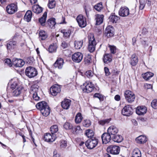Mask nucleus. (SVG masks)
I'll use <instances>...</instances> for the list:
<instances>
[{"label":"nucleus","mask_w":157,"mask_h":157,"mask_svg":"<svg viewBox=\"0 0 157 157\" xmlns=\"http://www.w3.org/2000/svg\"><path fill=\"white\" fill-rule=\"evenodd\" d=\"M36 108L40 110L42 114L45 116H48L50 113V109L47 103L44 101L38 103L36 105Z\"/></svg>","instance_id":"f257e3e1"},{"label":"nucleus","mask_w":157,"mask_h":157,"mask_svg":"<svg viewBox=\"0 0 157 157\" xmlns=\"http://www.w3.org/2000/svg\"><path fill=\"white\" fill-rule=\"evenodd\" d=\"M88 37L89 41L88 50L90 52H92L95 49L97 43L93 34H90Z\"/></svg>","instance_id":"f03ea898"},{"label":"nucleus","mask_w":157,"mask_h":157,"mask_svg":"<svg viewBox=\"0 0 157 157\" xmlns=\"http://www.w3.org/2000/svg\"><path fill=\"white\" fill-rule=\"evenodd\" d=\"M98 140L96 138H92L88 139L85 142V145L89 149L94 148L97 145Z\"/></svg>","instance_id":"7ed1b4c3"},{"label":"nucleus","mask_w":157,"mask_h":157,"mask_svg":"<svg viewBox=\"0 0 157 157\" xmlns=\"http://www.w3.org/2000/svg\"><path fill=\"white\" fill-rule=\"evenodd\" d=\"M26 75L29 78H32L37 75V70L34 67H27L25 70Z\"/></svg>","instance_id":"20e7f679"},{"label":"nucleus","mask_w":157,"mask_h":157,"mask_svg":"<svg viewBox=\"0 0 157 157\" xmlns=\"http://www.w3.org/2000/svg\"><path fill=\"white\" fill-rule=\"evenodd\" d=\"M124 95L126 100L128 102L131 103L134 101L135 96L131 91L129 90L125 91L124 92Z\"/></svg>","instance_id":"39448f33"},{"label":"nucleus","mask_w":157,"mask_h":157,"mask_svg":"<svg viewBox=\"0 0 157 157\" xmlns=\"http://www.w3.org/2000/svg\"><path fill=\"white\" fill-rule=\"evenodd\" d=\"M133 109L130 105L125 106L122 109L121 113L124 116H129L133 113Z\"/></svg>","instance_id":"423d86ee"},{"label":"nucleus","mask_w":157,"mask_h":157,"mask_svg":"<svg viewBox=\"0 0 157 157\" xmlns=\"http://www.w3.org/2000/svg\"><path fill=\"white\" fill-rule=\"evenodd\" d=\"M79 26L81 28L85 27L86 25V19L82 15H78L76 18Z\"/></svg>","instance_id":"0eeeda50"},{"label":"nucleus","mask_w":157,"mask_h":157,"mask_svg":"<svg viewBox=\"0 0 157 157\" xmlns=\"http://www.w3.org/2000/svg\"><path fill=\"white\" fill-rule=\"evenodd\" d=\"M107 151L113 155H117L120 151L119 147L115 145H111L109 146L107 148Z\"/></svg>","instance_id":"6e6552de"},{"label":"nucleus","mask_w":157,"mask_h":157,"mask_svg":"<svg viewBox=\"0 0 157 157\" xmlns=\"http://www.w3.org/2000/svg\"><path fill=\"white\" fill-rule=\"evenodd\" d=\"M17 7L16 5L12 3L8 5L6 7V10L8 13L12 14L17 11Z\"/></svg>","instance_id":"1a4fd4ad"},{"label":"nucleus","mask_w":157,"mask_h":157,"mask_svg":"<svg viewBox=\"0 0 157 157\" xmlns=\"http://www.w3.org/2000/svg\"><path fill=\"white\" fill-rule=\"evenodd\" d=\"M83 86H85L83 91L87 93L92 92L94 88V85L91 82H86L83 84Z\"/></svg>","instance_id":"9d476101"},{"label":"nucleus","mask_w":157,"mask_h":157,"mask_svg":"<svg viewBox=\"0 0 157 157\" xmlns=\"http://www.w3.org/2000/svg\"><path fill=\"white\" fill-rule=\"evenodd\" d=\"M50 91L52 95L56 96L60 92L61 88L59 85L55 84L50 88Z\"/></svg>","instance_id":"9b49d317"},{"label":"nucleus","mask_w":157,"mask_h":157,"mask_svg":"<svg viewBox=\"0 0 157 157\" xmlns=\"http://www.w3.org/2000/svg\"><path fill=\"white\" fill-rule=\"evenodd\" d=\"M82 58L83 55L80 52L75 53L72 56V59L73 61L77 63L80 62L82 61Z\"/></svg>","instance_id":"f8f14e48"},{"label":"nucleus","mask_w":157,"mask_h":157,"mask_svg":"<svg viewBox=\"0 0 157 157\" xmlns=\"http://www.w3.org/2000/svg\"><path fill=\"white\" fill-rule=\"evenodd\" d=\"M118 13L121 16L123 17L127 16L129 14V9L126 6L121 7L120 8Z\"/></svg>","instance_id":"ddd939ff"},{"label":"nucleus","mask_w":157,"mask_h":157,"mask_svg":"<svg viewBox=\"0 0 157 157\" xmlns=\"http://www.w3.org/2000/svg\"><path fill=\"white\" fill-rule=\"evenodd\" d=\"M56 139V136L54 134L46 133L44 135V139L46 142H53Z\"/></svg>","instance_id":"4468645a"},{"label":"nucleus","mask_w":157,"mask_h":157,"mask_svg":"<svg viewBox=\"0 0 157 157\" xmlns=\"http://www.w3.org/2000/svg\"><path fill=\"white\" fill-rule=\"evenodd\" d=\"M12 61L13 64L16 67H21L25 64V62L20 59L13 58Z\"/></svg>","instance_id":"2eb2a0df"},{"label":"nucleus","mask_w":157,"mask_h":157,"mask_svg":"<svg viewBox=\"0 0 157 157\" xmlns=\"http://www.w3.org/2000/svg\"><path fill=\"white\" fill-rule=\"evenodd\" d=\"M112 136L108 133H104L101 136V138L103 144H106L111 140Z\"/></svg>","instance_id":"dca6fc26"},{"label":"nucleus","mask_w":157,"mask_h":157,"mask_svg":"<svg viewBox=\"0 0 157 157\" xmlns=\"http://www.w3.org/2000/svg\"><path fill=\"white\" fill-rule=\"evenodd\" d=\"M118 130L115 126L112 125L110 126L107 130V132L110 134L112 137L115 135L118 132Z\"/></svg>","instance_id":"f3484780"},{"label":"nucleus","mask_w":157,"mask_h":157,"mask_svg":"<svg viewBox=\"0 0 157 157\" xmlns=\"http://www.w3.org/2000/svg\"><path fill=\"white\" fill-rule=\"evenodd\" d=\"M114 29L111 26L109 25L108 26L105 30L106 36L108 37L113 36L114 34Z\"/></svg>","instance_id":"a211bd4d"},{"label":"nucleus","mask_w":157,"mask_h":157,"mask_svg":"<svg viewBox=\"0 0 157 157\" xmlns=\"http://www.w3.org/2000/svg\"><path fill=\"white\" fill-rule=\"evenodd\" d=\"M147 111V108L143 106H138L137 108L136 113L139 115H143L145 114Z\"/></svg>","instance_id":"6ab92c4d"},{"label":"nucleus","mask_w":157,"mask_h":157,"mask_svg":"<svg viewBox=\"0 0 157 157\" xmlns=\"http://www.w3.org/2000/svg\"><path fill=\"white\" fill-rule=\"evenodd\" d=\"M103 61L105 64L110 63L112 60V56L111 54H105L104 55Z\"/></svg>","instance_id":"aec40b11"},{"label":"nucleus","mask_w":157,"mask_h":157,"mask_svg":"<svg viewBox=\"0 0 157 157\" xmlns=\"http://www.w3.org/2000/svg\"><path fill=\"white\" fill-rule=\"evenodd\" d=\"M71 104V101L70 100L65 99L62 102L61 106L64 109H67L69 108Z\"/></svg>","instance_id":"412c9836"},{"label":"nucleus","mask_w":157,"mask_h":157,"mask_svg":"<svg viewBox=\"0 0 157 157\" xmlns=\"http://www.w3.org/2000/svg\"><path fill=\"white\" fill-rule=\"evenodd\" d=\"M63 63V60L62 58H58L55 63H54V66L56 68L61 69L62 68Z\"/></svg>","instance_id":"4be33fe9"},{"label":"nucleus","mask_w":157,"mask_h":157,"mask_svg":"<svg viewBox=\"0 0 157 157\" xmlns=\"http://www.w3.org/2000/svg\"><path fill=\"white\" fill-rule=\"evenodd\" d=\"M18 80L17 78H14L11 79L9 83H11L10 88L13 90L16 89L17 86H18Z\"/></svg>","instance_id":"5701e85b"},{"label":"nucleus","mask_w":157,"mask_h":157,"mask_svg":"<svg viewBox=\"0 0 157 157\" xmlns=\"http://www.w3.org/2000/svg\"><path fill=\"white\" fill-rule=\"evenodd\" d=\"M109 22L112 23H117L118 21L120 19V17L115 15L114 14H112L109 18Z\"/></svg>","instance_id":"b1692460"},{"label":"nucleus","mask_w":157,"mask_h":157,"mask_svg":"<svg viewBox=\"0 0 157 157\" xmlns=\"http://www.w3.org/2000/svg\"><path fill=\"white\" fill-rule=\"evenodd\" d=\"M103 18L104 16L103 15H96L95 18V20L96 21V25H98L101 24L103 22Z\"/></svg>","instance_id":"393cba45"},{"label":"nucleus","mask_w":157,"mask_h":157,"mask_svg":"<svg viewBox=\"0 0 157 157\" xmlns=\"http://www.w3.org/2000/svg\"><path fill=\"white\" fill-rule=\"evenodd\" d=\"M136 142L138 144H143L147 141V138L146 136L141 135L137 137L136 139Z\"/></svg>","instance_id":"a878e982"},{"label":"nucleus","mask_w":157,"mask_h":157,"mask_svg":"<svg viewBox=\"0 0 157 157\" xmlns=\"http://www.w3.org/2000/svg\"><path fill=\"white\" fill-rule=\"evenodd\" d=\"M17 42L15 41H10L7 44V48L8 50H11L14 49L16 47Z\"/></svg>","instance_id":"bb28decb"},{"label":"nucleus","mask_w":157,"mask_h":157,"mask_svg":"<svg viewBox=\"0 0 157 157\" xmlns=\"http://www.w3.org/2000/svg\"><path fill=\"white\" fill-rule=\"evenodd\" d=\"M138 61V58L136 55H132L131 57V64L132 66H135L137 64Z\"/></svg>","instance_id":"cd10ccee"},{"label":"nucleus","mask_w":157,"mask_h":157,"mask_svg":"<svg viewBox=\"0 0 157 157\" xmlns=\"http://www.w3.org/2000/svg\"><path fill=\"white\" fill-rule=\"evenodd\" d=\"M32 10L34 13L38 14L42 12V8L39 5H36L32 6Z\"/></svg>","instance_id":"c85d7f7f"},{"label":"nucleus","mask_w":157,"mask_h":157,"mask_svg":"<svg viewBox=\"0 0 157 157\" xmlns=\"http://www.w3.org/2000/svg\"><path fill=\"white\" fill-rule=\"evenodd\" d=\"M32 13L31 10H28L25 13L24 17V20L27 22L30 21L32 18Z\"/></svg>","instance_id":"c756f323"},{"label":"nucleus","mask_w":157,"mask_h":157,"mask_svg":"<svg viewBox=\"0 0 157 157\" xmlns=\"http://www.w3.org/2000/svg\"><path fill=\"white\" fill-rule=\"evenodd\" d=\"M23 88L21 86H17V88L13 90L12 92V95L14 96H17L21 93Z\"/></svg>","instance_id":"7c9ffc66"},{"label":"nucleus","mask_w":157,"mask_h":157,"mask_svg":"<svg viewBox=\"0 0 157 157\" xmlns=\"http://www.w3.org/2000/svg\"><path fill=\"white\" fill-rule=\"evenodd\" d=\"M142 76L143 78L146 80L150 79L154 75L153 73L151 72H147L142 74Z\"/></svg>","instance_id":"2f4dec72"},{"label":"nucleus","mask_w":157,"mask_h":157,"mask_svg":"<svg viewBox=\"0 0 157 157\" xmlns=\"http://www.w3.org/2000/svg\"><path fill=\"white\" fill-rule=\"evenodd\" d=\"M39 35L40 39L42 40H45L48 37L47 33L43 30L40 31Z\"/></svg>","instance_id":"473e14b6"},{"label":"nucleus","mask_w":157,"mask_h":157,"mask_svg":"<svg viewBox=\"0 0 157 157\" xmlns=\"http://www.w3.org/2000/svg\"><path fill=\"white\" fill-rule=\"evenodd\" d=\"M46 24L50 28L52 29L56 24L55 19L54 18L49 19L47 21Z\"/></svg>","instance_id":"72a5a7b5"},{"label":"nucleus","mask_w":157,"mask_h":157,"mask_svg":"<svg viewBox=\"0 0 157 157\" xmlns=\"http://www.w3.org/2000/svg\"><path fill=\"white\" fill-rule=\"evenodd\" d=\"M112 138L114 141L117 143L121 142L123 139L121 136L117 134L112 136Z\"/></svg>","instance_id":"f704fd0d"},{"label":"nucleus","mask_w":157,"mask_h":157,"mask_svg":"<svg viewBox=\"0 0 157 157\" xmlns=\"http://www.w3.org/2000/svg\"><path fill=\"white\" fill-rule=\"evenodd\" d=\"M47 16V13L45 12L44 13L42 17L39 19V22L41 25L43 26L45 25Z\"/></svg>","instance_id":"c9c22d12"},{"label":"nucleus","mask_w":157,"mask_h":157,"mask_svg":"<svg viewBox=\"0 0 157 157\" xmlns=\"http://www.w3.org/2000/svg\"><path fill=\"white\" fill-rule=\"evenodd\" d=\"M83 119L82 114L80 113H77L75 117V121L76 123H79L81 122Z\"/></svg>","instance_id":"e433bc0d"},{"label":"nucleus","mask_w":157,"mask_h":157,"mask_svg":"<svg viewBox=\"0 0 157 157\" xmlns=\"http://www.w3.org/2000/svg\"><path fill=\"white\" fill-rule=\"evenodd\" d=\"M57 48L56 44H53L50 45L48 48V51L50 53L55 52Z\"/></svg>","instance_id":"4c0bfd02"},{"label":"nucleus","mask_w":157,"mask_h":157,"mask_svg":"<svg viewBox=\"0 0 157 157\" xmlns=\"http://www.w3.org/2000/svg\"><path fill=\"white\" fill-rule=\"evenodd\" d=\"M60 32L63 34L64 37L66 38L69 37L71 33V31L70 30L63 29L61 30Z\"/></svg>","instance_id":"58836bf2"},{"label":"nucleus","mask_w":157,"mask_h":157,"mask_svg":"<svg viewBox=\"0 0 157 157\" xmlns=\"http://www.w3.org/2000/svg\"><path fill=\"white\" fill-rule=\"evenodd\" d=\"M85 134L87 137L90 139L92 138H96L94 137V132L93 130L90 129H88L86 131Z\"/></svg>","instance_id":"ea45409f"},{"label":"nucleus","mask_w":157,"mask_h":157,"mask_svg":"<svg viewBox=\"0 0 157 157\" xmlns=\"http://www.w3.org/2000/svg\"><path fill=\"white\" fill-rule=\"evenodd\" d=\"M75 47L76 49H79L82 46L83 41L82 40L77 41L75 42Z\"/></svg>","instance_id":"a19ab883"},{"label":"nucleus","mask_w":157,"mask_h":157,"mask_svg":"<svg viewBox=\"0 0 157 157\" xmlns=\"http://www.w3.org/2000/svg\"><path fill=\"white\" fill-rule=\"evenodd\" d=\"M132 157H141L140 151L138 149H135L133 151Z\"/></svg>","instance_id":"79ce46f5"},{"label":"nucleus","mask_w":157,"mask_h":157,"mask_svg":"<svg viewBox=\"0 0 157 157\" xmlns=\"http://www.w3.org/2000/svg\"><path fill=\"white\" fill-rule=\"evenodd\" d=\"M94 9L97 11L100 12L102 10L103 6L101 2L97 4L94 6Z\"/></svg>","instance_id":"37998d69"},{"label":"nucleus","mask_w":157,"mask_h":157,"mask_svg":"<svg viewBox=\"0 0 157 157\" xmlns=\"http://www.w3.org/2000/svg\"><path fill=\"white\" fill-rule=\"evenodd\" d=\"M50 131L51 132V134H54L55 133H56L58 131V128L57 125H54L51 126L50 128Z\"/></svg>","instance_id":"c03bdc74"},{"label":"nucleus","mask_w":157,"mask_h":157,"mask_svg":"<svg viewBox=\"0 0 157 157\" xmlns=\"http://www.w3.org/2000/svg\"><path fill=\"white\" fill-rule=\"evenodd\" d=\"M63 127L66 130H70L73 128L72 124L68 122H66L63 125Z\"/></svg>","instance_id":"a18cd8bd"},{"label":"nucleus","mask_w":157,"mask_h":157,"mask_svg":"<svg viewBox=\"0 0 157 157\" xmlns=\"http://www.w3.org/2000/svg\"><path fill=\"white\" fill-rule=\"evenodd\" d=\"M56 4V2L55 0H49L48 5L50 9H52L55 7Z\"/></svg>","instance_id":"49530a36"},{"label":"nucleus","mask_w":157,"mask_h":157,"mask_svg":"<svg viewBox=\"0 0 157 157\" xmlns=\"http://www.w3.org/2000/svg\"><path fill=\"white\" fill-rule=\"evenodd\" d=\"M67 141L64 140H61L60 142V147L61 148H65L67 146Z\"/></svg>","instance_id":"de8ad7c7"},{"label":"nucleus","mask_w":157,"mask_h":157,"mask_svg":"<svg viewBox=\"0 0 157 157\" xmlns=\"http://www.w3.org/2000/svg\"><path fill=\"white\" fill-rule=\"evenodd\" d=\"M109 47L111 53L113 54H115L116 51V47L113 45H109Z\"/></svg>","instance_id":"09e8293b"},{"label":"nucleus","mask_w":157,"mask_h":157,"mask_svg":"<svg viewBox=\"0 0 157 157\" xmlns=\"http://www.w3.org/2000/svg\"><path fill=\"white\" fill-rule=\"evenodd\" d=\"M94 97L98 98L100 101H103V96L100 94L98 93H96L94 94Z\"/></svg>","instance_id":"8fccbe9b"},{"label":"nucleus","mask_w":157,"mask_h":157,"mask_svg":"<svg viewBox=\"0 0 157 157\" xmlns=\"http://www.w3.org/2000/svg\"><path fill=\"white\" fill-rule=\"evenodd\" d=\"M83 125L86 127H88L90 125V122L89 120H84L82 122Z\"/></svg>","instance_id":"3c124183"},{"label":"nucleus","mask_w":157,"mask_h":157,"mask_svg":"<svg viewBox=\"0 0 157 157\" xmlns=\"http://www.w3.org/2000/svg\"><path fill=\"white\" fill-rule=\"evenodd\" d=\"M81 130L80 127L78 125L74 127L73 132L74 134L78 133L79 132V131Z\"/></svg>","instance_id":"603ef678"},{"label":"nucleus","mask_w":157,"mask_h":157,"mask_svg":"<svg viewBox=\"0 0 157 157\" xmlns=\"http://www.w3.org/2000/svg\"><path fill=\"white\" fill-rule=\"evenodd\" d=\"M85 75L88 78H90L93 75V73L91 70H89L85 73Z\"/></svg>","instance_id":"864d4df0"},{"label":"nucleus","mask_w":157,"mask_h":157,"mask_svg":"<svg viewBox=\"0 0 157 157\" xmlns=\"http://www.w3.org/2000/svg\"><path fill=\"white\" fill-rule=\"evenodd\" d=\"M151 106L152 108L155 109H157V100H154L152 101L151 104Z\"/></svg>","instance_id":"5fc2aeb1"},{"label":"nucleus","mask_w":157,"mask_h":157,"mask_svg":"<svg viewBox=\"0 0 157 157\" xmlns=\"http://www.w3.org/2000/svg\"><path fill=\"white\" fill-rule=\"evenodd\" d=\"M141 41L142 42V44L146 47L148 45V44H147V38H144L141 39Z\"/></svg>","instance_id":"6e6d98bb"},{"label":"nucleus","mask_w":157,"mask_h":157,"mask_svg":"<svg viewBox=\"0 0 157 157\" xmlns=\"http://www.w3.org/2000/svg\"><path fill=\"white\" fill-rule=\"evenodd\" d=\"M39 87V86L35 84L32 86L31 90L37 93L38 91V88Z\"/></svg>","instance_id":"4d7b16f0"},{"label":"nucleus","mask_w":157,"mask_h":157,"mask_svg":"<svg viewBox=\"0 0 157 157\" xmlns=\"http://www.w3.org/2000/svg\"><path fill=\"white\" fill-rule=\"evenodd\" d=\"M110 119H106L100 121H99V123L100 124L104 125L106 123H108L110 121Z\"/></svg>","instance_id":"13d9d810"},{"label":"nucleus","mask_w":157,"mask_h":157,"mask_svg":"<svg viewBox=\"0 0 157 157\" xmlns=\"http://www.w3.org/2000/svg\"><path fill=\"white\" fill-rule=\"evenodd\" d=\"M33 99L35 101H38L40 99V98L38 96L37 93L34 92L33 94Z\"/></svg>","instance_id":"bf43d9fd"},{"label":"nucleus","mask_w":157,"mask_h":157,"mask_svg":"<svg viewBox=\"0 0 157 157\" xmlns=\"http://www.w3.org/2000/svg\"><path fill=\"white\" fill-rule=\"evenodd\" d=\"M4 61L6 64L9 65L10 67L12 66V63L10 59H6L4 60Z\"/></svg>","instance_id":"052dcab7"},{"label":"nucleus","mask_w":157,"mask_h":157,"mask_svg":"<svg viewBox=\"0 0 157 157\" xmlns=\"http://www.w3.org/2000/svg\"><path fill=\"white\" fill-rule=\"evenodd\" d=\"M68 45V44L65 41H62L61 44V46L63 49L66 48Z\"/></svg>","instance_id":"680f3d73"},{"label":"nucleus","mask_w":157,"mask_h":157,"mask_svg":"<svg viewBox=\"0 0 157 157\" xmlns=\"http://www.w3.org/2000/svg\"><path fill=\"white\" fill-rule=\"evenodd\" d=\"M145 3L144 2H142V1H140V5L139 6V8L140 10H142L144 9L145 5Z\"/></svg>","instance_id":"e2e57ef3"},{"label":"nucleus","mask_w":157,"mask_h":157,"mask_svg":"<svg viewBox=\"0 0 157 157\" xmlns=\"http://www.w3.org/2000/svg\"><path fill=\"white\" fill-rule=\"evenodd\" d=\"M71 51L68 50H65L63 52V53L66 56H69L71 55Z\"/></svg>","instance_id":"0e129e2a"},{"label":"nucleus","mask_w":157,"mask_h":157,"mask_svg":"<svg viewBox=\"0 0 157 157\" xmlns=\"http://www.w3.org/2000/svg\"><path fill=\"white\" fill-rule=\"evenodd\" d=\"M84 60L86 63H88L91 62V59L90 57H86L85 58Z\"/></svg>","instance_id":"69168bd1"},{"label":"nucleus","mask_w":157,"mask_h":157,"mask_svg":"<svg viewBox=\"0 0 157 157\" xmlns=\"http://www.w3.org/2000/svg\"><path fill=\"white\" fill-rule=\"evenodd\" d=\"M105 74L106 76H109L110 75L109 69L107 67H105L104 68Z\"/></svg>","instance_id":"338daca9"},{"label":"nucleus","mask_w":157,"mask_h":157,"mask_svg":"<svg viewBox=\"0 0 157 157\" xmlns=\"http://www.w3.org/2000/svg\"><path fill=\"white\" fill-rule=\"evenodd\" d=\"M60 155L59 154L57 153L56 150H55L53 152V157H60Z\"/></svg>","instance_id":"774afa93"}]
</instances>
